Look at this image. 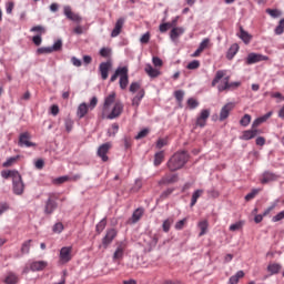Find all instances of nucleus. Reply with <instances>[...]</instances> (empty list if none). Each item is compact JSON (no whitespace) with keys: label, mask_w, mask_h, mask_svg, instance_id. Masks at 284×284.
<instances>
[{"label":"nucleus","mask_w":284,"mask_h":284,"mask_svg":"<svg viewBox=\"0 0 284 284\" xmlns=\"http://www.w3.org/2000/svg\"><path fill=\"white\" fill-rule=\"evenodd\" d=\"M143 216V209H136L132 214V223H139Z\"/></svg>","instance_id":"4c0bfd02"},{"label":"nucleus","mask_w":284,"mask_h":284,"mask_svg":"<svg viewBox=\"0 0 284 284\" xmlns=\"http://www.w3.org/2000/svg\"><path fill=\"white\" fill-rule=\"evenodd\" d=\"M71 180H72V178H70L68 175H63V176L55 179L54 183H58V185H61V183H67V181H71Z\"/></svg>","instance_id":"69168bd1"},{"label":"nucleus","mask_w":284,"mask_h":284,"mask_svg":"<svg viewBox=\"0 0 284 284\" xmlns=\"http://www.w3.org/2000/svg\"><path fill=\"white\" fill-rule=\"evenodd\" d=\"M99 54H100V57H103V59H108V58L112 57V49L104 47V48L100 49Z\"/></svg>","instance_id":"37998d69"},{"label":"nucleus","mask_w":284,"mask_h":284,"mask_svg":"<svg viewBox=\"0 0 284 284\" xmlns=\"http://www.w3.org/2000/svg\"><path fill=\"white\" fill-rule=\"evenodd\" d=\"M50 48L51 52H61L63 50V40L58 39Z\"/></svg>","instance_id":"e433bc0d"},{"label":"nucleus","mask_w":284,"mask_h":284,"mask_svg":"<svg viewBox=\"0 0 284 284\" xmlns=\"http://www.w3.org/2000/svg\"><path fill=\"white\" fill-rule=\"evenodd\" d=\"M125 246H123V243H121L113 253V261H120V258H123Z\"/></svg>","instance_id":"7c9ffc66"},{"label":"nucleus","mask_w":284,"mask_h":284,"mask_svg":"<svg viewBox=\"0 0 284 284\" xmlns=\"http://www.w3.org/2000/svg\"><path fill=\"white\" fill-rule=\"evenodd\" d=\"M207 119H210V109H203L196 118L195 125L197 128H205L207 125Z\"/></svg>","instance_id":"9d476101"},{"label":"nucleus","mask_w":284,"mask_h":284,"mask_svg":"<svg viewBox=\"0 0 284 284\" xmlns=\"http://www.w3.org/2000/svg\"><path fill=\"white\" fill-rule=\"evenodd\" d=\"M273 181H278V175L270 171H265L262 174L261 183L265 185L266 183H272Z\"/></svg>","instance_id":"a211bd4d"},{"label":"nucleus","mask_w":284,"mask_h":284,"mask_svg":"<svg viewBox=\"0 0 284 284\" xmlns=\"http://www.w3.org/2000/svg\"><path fill=\"white\" fill-rule=\"evenodd\" d=\"M110 148H112V145L110 144V142H106L100 145L98 149V156H100L103 163L108 162L109 160L108 152H110Z\"/></svg>","instance_id":"4468645a"},{"label":"nucleus","mask_w":284,"mask_h":284,"mask_svg":"<svg viewBox=\"0 0 284 284\" xmlns=\"http://www.w3.org/2000/svg\"><path fill=\"white\" fill-rule=\"evenodd\" d=\"M225 74H227V71L217 70L214 79L211 82L212 88H216V84H217L219 92H225L227 90H236V88H240L241 81L230 82V75L225 77Z\"/></svg>","instance_id":"f257e3e1"},{"label":"nucleus","mask_w":284,"mask_h":284,"mask_svg":"<svg viewBox=\"0 0 284 284\" xmlns=\"http://www.w3.org/2000/svg\"><path fill=\"white\" fill-rule=\"evenodd\" d=\"M239 50H240V47H239V43H233L227 52H226V59L229 61H232V59H234V57H236V54L239 53Z\"/></svg>","instance_id":"4be33fe9"},{"label":"nucleus","mask_w":284,"mask_h":284,"mask_svg":"<svg viewBox=\"0 0 284 284\" xmlns=\"http://www.w3.org/2000/svg\"><path fill=\"white\" fill-rule=\"evenodd\" d=\"M150 134V129H142L136 135L135 140L140 141V139H145V136Z\"/></svg>","instance_id":"5fc2aeb1"},{"label":"nucleus","mask_w":284,"mask_h":284,"mask_svg":"<svg viewBox=\"0 0 284 284\" xmlns=\"http://www.w3.org/2000/svg\"><path fill=\"white\" fill-rule=\"evenodd\" d=\"M63 14L69 19V21H74L75 23H81L83 21V18L81 16L72 12V7L71 6H64L63 7Z\"/></svg>","instance_id":"1a4fd4ad"},{"label":"nucleus","mask_w":284,"mask_h":284,"mask_svg":"<svg viewBox=\"0 0 284 284\" xmlns=\"http://www.w3.org/2000/svg\"><path fill=\"white\" fill-rule=\"evenodd\" d=\"M179 182V174H165L162 179L158 182L159 185H172Z\"/></svg>","instance_id":"f8f14e48"},{"label":"nucleus","mask_w":284,"mask_h":284,"mask_svg":"<svg viewBox=\"0 0 284 284\" xmlns=\"http://www.w3.org/2000/svg\"><path fill=\"white\" fill-rule=\"evenodd\" d=\"M245 276V272L237 271L236 274L229 278V284H239V281Z\"/></svg>","instance_id":"473e14b6"},{"label":"nucleus","mask_w":284,"mask_h":284,"mask_svg":"<svg viewBox=\"0 0 284 284\" xmlns=\"http://www.w3.org/2000/svg\"><path fill=\"white\" fill-rule=\"evenodd\" d=\"M275 34L281 36L284 32V18L280 20L278 26L274 30Z\"/></svg>","instance_id":"603ef678"},{"label":"nucleus","mask_w":284,"mask_h":284,"mask_svg":"<svg viewBox=\"0 0 284 284\" xmlns=\"http://www.w3.org/2000/svg\"><path fill=\"white\" fill-rule=\"evenodd\" d=\"M30 243H32V240H28L22 243L20 248L21 254H30Z\"/></svg>","instance_id":"79ce46f5"},{"label":"nucleus","mask_w":284,"mask_h":284,"mask_svg":"<svg viewBox=\"0 0 284 284\" xmlns=\"http://www.w3.org/2000/svg\"><path fill=\"white\" fill-rule=\"evenodd\" d=\"M185 33V28L183 27H173L171 32H170V39L171 41H176L179 37H182V34Z\"/></svg>","instance_id":"aec40b11"},{"label":"nucleus","mask_w":284,"mask_h":284,"mask_svg":"<svg viewBox=\"0 0 284 284\" xmlns=\"http://www.w3.org/2000/svg\"><path fill=\"white\" fill-rule=\"evenodd\" d=\"M250 123H252V115L250 114H244V116L240 120V125H242V128H247V125H250Z\"/></svg>","instance_id":"a19ab883"},{"label":"nucleus","mask_w":284,"mask_h":284,"mask_svg":"<svg viewBox=\"0 0 284 284\" xmlns=\"http://www.w3.org/2000/svg\"><path fill=\"white\" fill-rule=\"evenodd\" d=\"M267 272L270 273V276H274L283 270V266L278 263H271L267 265Z\"/></svg>","instance_id":"5701e85b"},{"label":"nucleus","mask_w":284,"mask_h":284,"mask_svg":"<svg viewBox=\"0 0 284 284\" xmlns=\"http://www.w3.org/2000/svg\"><path fill=\"white\" fill-rule=\"evenodd\" d=\"M88 110H90V108L88 106V103L82 102L77 110V116L79 119H83V116H85V114H88Z\"/></svg>","instance_id":"bb28decb"},{"label":"nucleus","mask_w":284,"mask_h":284,"mask_svg":"<svg viewBox=\"0 0 284 284\" xmlns=\"http://www.w3.org/2000/svg\"><path fill=\"white\" fill-rule=\"evenodd\" d=\"M64 125L67 132H72V128H74V121H72V119H65Z\"/></svg>","instance_id":"e2e57ef3"},{"label":"nucleus","mask_w":284,"mask_h":284,"mask_svg":"<svg viewBox=\"0 0 284 284\" xmlns=\"http://www.w3.org/2000/svg\"><path fill=\"white\" fill-rule=\"evenodd\" d=\"M199 68H201V62L199 60H193L186 65L187 70H199Z\"/></svg>","instance_id":"49530a36"},{"label":"nucleus","mask_w":284,"mask_h":284,"mask_svg":"<svg viewBox=\"0 0 284 284\" xmlns=\"http://www.w3.org/2000/svg\"><path fill=\"white\" fill-rule=\"evenodd\" d=\"M283 219H284V210L281 211L280 213H277L276 215H274L272 217V222L273 223H278V221H283Z\"/></svg>","instance_id":"338daca9"},{"label":"nucleus","mask_w":284,"mask_h":284,"mask_svg":"<svg viewBox=\"0 0 284 284\" xmlns=\"http://www.w3.org/2000/svg\"><path fill=\"white\" fill-rule=\"evenodd\" d=\"M270 58L267 55H263L261 53H248L246 57L245 63L246 65H254V63H261V61H268Z\"/></svg>","instance_id":"0eeeda50"},{"label":"nucleus","mask_w":284,"mask_h":284,"mask_svg":"<svg viewBox=\"0 0 284 284\" xmlns=\"http://www.w3.org/2000/svg\"><path fill=\"white\" fill-rule=\"evenodd\" d=\"M143 97H145V90L141 89L138 94L132 99V105L134 108H139V105H141V101H143Z\"/></svg>","instance_id":"393cba45"},{"label":"nucleus","mask_w":284,"mask_h":284,"mask_svg":"<svg viewBox=\"0 0 284 284\" xmlns=\"http://www.w3.org/2000/svg\"><path fill=\"white\" fill-rule=\"evenodd\" d=\"M30 32H37L38 34H45V27L43 26H36L30 29Z\"/></svg>","instance_id":"09e8293b"},{"label":"nucleus","mask_w":284,"mask_h":284,"mask_svg":"<svg viewBox=\"0 0 284 284\" xmlns=\"http://www.w3.org/2000/svg\"><path fill=\"white\" fill-rule=\"evenodd\" d=\"M60 261L61 263H70L72 261V246H63L60 250Z\"/></svg>","instance_id":"ddd939ff"},{"label":"nucleus","mask_w":284,"mask_h":284,"mask_svg":"<svg viewBox=\"0 0 284 284\" xmlns=\"http://www.w3.org/2000/svg\"><path fill=\"white\" fill-rule=\"evenodd\" d=\"M110 70H112V60H108L105 62L100 63L99 72L102 81H106Z\"/></svg>","instance_id":"6e6552de"},{"label":"nucleus","mask_w":284,"mask_h":284,"mask_svg":"<svg viewBox=\"0 0 284 284\" xmlns=\"http://www.w3.org/2000/svg\"><path fill=\"white\" fill-rule=\"evenodd\" d=\"M170 28H172V24H170V22H164L160 24L159 30L160 32L165 33L170 30Z\"/></svg>","instance_id":"0e129e2a"},{"label":"nucleus","mask_w":284,"mask_h":284,"mask_svg":"<svg viewBox=\"0 0 284 284\" xmlns=\"http://www.w3.org/2000/svg\"><path fill=\"white\" fill-rule=\"evenodd\" d=\"M52 232H54L55 234H61V232H63V223H55L52 227Z\"/></svg>","instance_id":"680f3d73"},{"label":"nucleus","mask_w":284,"mask_h":284,"mask_svg":"<svg viewBox=\"0 0 284 284\" xmlns=\"http://www.w3.org/2000/svg\"><path fill=\"white\" fill-rule=\"evenodd\" d=\"M26 191V184L23 183V179L21 174H18L16 178L12 179V192L16 196H21Z\"/></svg>","instance_id":"20e7f679"},{"label":"nucleus","mask_w":284,"mask_h":284,"mask_svg":"<svg viewBox=\"0 0 284 284\" xmlns=\"http://www.w3.org/2000/svg\"><path fill=\"white\" fill-rule=\"evenodd\" d=\"M17 159H19V156H11L7 159V161L2 163V168H10L17 161Z\"/></svg>","instance_id":"13d9d810"},{"label":"nucleus","mask_w":284,"mask_h":284,"mask_svg":"<svg viewBox=\"0 0 284 284\" xmlns=\"http://www.w3.org/2000/svg\"><path fill=\"white\" fill-rule=\"evenodd\" d=\"M99 104V99L97 98V95L92 97L90 100V103L88 104L89 110H94V108H97V105Z\"/></svg>","instance_id":"bf43d9fd"},{"label":"nucleus","mask_w":284,"mask_h":284,"mask_svg":"<svg viewBox=\"0 0 284 284\" xmlns=\"http://www.w3.org/2000/svg\"><path fill=\"white\" fill-rule=\"evenodd\" d=\"M186 223H187V217H184L175 223L174 229L178 231H181L183 230V227H185Z\"/></svg>","instance_id":"3c124183"},{"label":"nucleus","mask_w":284,"mask_h":284,"mask_svg":"<svg viewBox=\"0 0 284 284\" xmlns=\"http://www.w3.org/2000/svg\"><path fill=\"white\" fill-rule=\"evenodd\" d=\"M115 73L118 74V77H128V67H119L115 70Z\"/></svg>","instance_id":"4d7b16f0"},{"label":"nucleus","mask_w":284,"mask_h":284,"mask_svg":"<svg viewBox=\"0 0 284 284\" xmlns=\"http://www.w3.org/2000/svg\"><path fill=\"white\" fill-rule=\"evenodd\" d=\"M48 267V262L45 261H34L30 264L31 272H43Z\"/></svg>","instance_id":"6ab92c4d"},{"label":"nucleus","mask_w":284,"mask_h":284,"mask_svg":"<svg viewBox=\"0 0 284 284\" xmlns=\"http://www.w3.org/2000/svg\"><path fill=\"white\" fill-rule=\"evenodd\" d=\"M174 97L179 103V108H183V99L185 97V91L183 90H178L174 92Z\"/></svg>","instance_id":"f704fd0d"},{"label":"nucleus","mask_w":284,"mask_h":284,"mask_svg":"<svg viewBox=\"0 0 284 284\" xmlns=\"http://www.w3.org/2000/svg\"><path fill=\"white\" fill-rule=\"evenodd\" d=\"M165 160V152L164 151H159L154 154V160H153V165L155 168H159L161 163Z\"/></svg>","instance_id":"cd10ccee"},{"label":"nucleus","mask_w":284,"mask_h":284,"mask_svg":"<svg viewBox=\"0 0 284 284\" xmlns=\"http://www.w3.org/2000/svg\"><path fill=\"white\" fill-rule=\"evenodd\" d=\"M118 132H119V124L113 123L111 128L108 130V136H116Z\"/></svg>","instance_id":"a18cd8bd"},{"label":"nucleus","mask_w":284,"mask_h":284,"mask_svg":"<svg viewBox=\"0 0 284 284\" xmlns=\"http://www.w3.org/2000/svg\"><path fill=\"white\" fill-rule=\"evenodd\" d=\"M281 200L276 199L263 213L262 216H267L270 214V212H272L276 205H278Z\"/></svg>","instance_id":"c03bdc74"},{"label":"nucleus","mask_w":284,"mask_h":284,"mask_svg":"<svg viewBox=\"0 0 284 284\" xmlns=\"http://www.w3.org/2000/svg\"><path fill=\"white\" fill-rule=\"evenodd\" d=\"M189 159L190 155L187 154L186 151H178L169 159V161L166 162V166L170 170V172L183 170Z\"/></svg>","instance_id":"f03ea898"},{"label":"nucleus","mask_w":284,"mask_h":284,"mask_svg":"<svg viewBox=\"0 0 284 284\" xmlns=\"http://www.w3.org/2000/svg\"><path fill=\"white\" fill-rule=\"evenodd\" d=\"M239 38L247 45L252 41V36L247 31L243 30V27H240Z\"/></svg>","instance_id":"c85d7f7f"},{"label":"nucleus","mask_w":284,"mask_h":284,"mask_svg":"<svg viewBox=\"0 0 284 284\" xmlns=\"http://www.w3.org/2000/svg\"><path fill=\"white\" fill-rule=\"evenodd\" d=\"M128 83H130L129 77L124 75L120 78V88L121 90H125L128 88Z\"/></svg>","instance_id":"864d4df0"},{"label":"nucleus","mask_w":284,"mask_h":284,"mask_svg":"<svg viewBox=\"0 0 284 284\" xmlns=\"http://www.w3.org/2000/svg\"><path fill=\"white\" fill-rule=\"evenodd\" d=\"M174 192V187H169L161 193V199H168Z\"/></svg>","instance_id":"774afa93"},{"label":"nucleus","mask_w":284,"mask_h":284,"mask_svg":"<svg viewBox=\"0 0 284 284\" xmlns=\"http://www.w3.org/2000/svg\"><path fill=\"white\" fill-rule=\"evenodd\" d=\"M58 196L54 193H50L48 200L44 203V214L50 215L54 214L57 207H59Z\"/></svg>","instance_id":"7ed1b4c3"},{"label":"nucleus","mask_w":284,"mask_h":284,"mask_svg":"<svg viewBox=\"0 0 284 284\" xmlns=\"http://www.w3.org/2000/svg\"><path fill=\"white\" fill-rule=\"evenodd\" d=\"M260 134L257 129L245 130L243 131L242 135L240 136L241 141H252Z\"/></svg>","instance_id":"f3484780"},{"label":"nucleus","mask_w":284,"mask_h":284,"mask_svg":"<svg viewBox=\"0 0 284 284\" xmlns=\"http://www.w3.org/2000/svg\"><path fill=\"white\" fill-rule=\"evenodd\" d=\"M234 110V103L229 102L224 106H222L220 111V121H225L227 116H230V113Z\"/></svg>","instance_id":"2eb2a0df"},{"label":"nucleus","mask_w":284,"mask_h":284,"mask_svg":"<svg viewBox=\"0 0 284 284\" xmlns=\"http://www.w3.org/2000/svg\"><path fill=\"white\" fill-rule=\"evenodd\" d=\"M266 13L270 14V17H273V19H278V17H281V11H278V9H266Z\"/></svg>","instance_id":"6e6d98bb"},{"label":"nucleus","mask_w":284,"mask_h":284,"mask_svg":"<svg viewBox=\"0 0 284 284\" xmlns=\"http://www.w3.org/2000/svg\"><path fill=\"white\" fill-rule=\"evenodd\" d=\"M115 99H116V93H114V92L110 93V94L104 99V104H103V110H104V112L110 109V105H112V103H114Z\"/></svg>","instance_id":"a878e982"},{"label":"nucleus","mask_w":284,"mask_h":284,"mask_svg":"<svg viewBox=\"0 0 284 284\" xmlns=\"http://www.w3.org/2000/svg\"><path fill=\"white\" fill-rule=\"evenodd\" d=\"M144 72H146L151 79H156V77L161 75V71L154 69L150 63L145 64Z\"/></svg>","instance_id":"412c9836"},{"label":"nucleus","mask_w":284,"mask_h":284,"mask_svg":"<svg viewBox=\"0 0 284 284\" xmlns=\"http://www.w3.org/2000/svg\"><path fill=\"white\" fill-rule=\"evenodd\" d=\"M243 225H245V222L239 221L235 222L234 224H231L229 230L230 232H239V230H243Z\"/></svg>","instance_id":"ea45409f"},{"label":"nucleus","mask_w":284,"mask_h":284,"mask_svg":"<svg viewBox=\"0 0 284 284\" xmlns=\"http://www.w3.org/2000/svg\"><path fill=\"white\" fill-rule=\"evenodd\" d=\"M18 174H20V173L17 170H11V171L10 170H3V171H1L2 179H12V181H13V179L17 178Z\"/></svg>","instance_id":"2f4dec72"},{"label":"nucleus","mask_w":284,"mask_h":284,"mask_svg":"<svg viewBox=\"0 0 284 284\" xmlns=\"http://www.w3.org/2000/svg\"><path fill=\"white\" fill-rule=\"evenodd\" d=\"M172 223H174V219L172 217L164 220L162 223L163 232L165 233L170 232V227H172Z\"/></svg>","instance_id":"58836bf2"},{"label":"nucleus","mask_w":284,"mask_h":284,"mask_svg":"<svg viewBox=\"0 0 284 284\" xmlns=\"http://www.w3.org/2000/svg\"><path fill=\"white\" fill-rule=\"evenodd\" d=\"M125 23V18H119L115 22L113 30L111 31L112 39L119 37L121 34V30H123V26Z\"/></svg>","instance_id":"dca6fc26"},{"label":"nucleus","mask_w":284,"mask_h":284,"mask_svg":"<svg viewBox=\"0 0 284 284\" xmlns=\"http://www.w3.org/2000/svg\"><path fill=\"white\" fill-rule=\"evenodd\" d=\"M38 54H52L51 47H41L37 50Z\"/></svg>","instance_id":"052dcab7"},{"label":"nucleus","mask_w":284,"mask_h":284,"mask_svg":"<svg viewBox=\"0 0 284 284\" xmlns=\"http://www.w3.org/2000/svg\"><path fill=\"white\" fill-rule=\"evenodd\" d=\"M202 194H203V190H201V189L195 190L193 192L191 203H190V207H194L196 205V202L199 201V199H201Z\"/></svg>","instance_id":"72a5a7b5"},{"label":"nucleus","mask_w":284,"mask_h":284,"mask_svg":"<svg viewBox=\"0 0 284 284\" xmlns=\"http://www.w3.org/2000/svg\"><path fill=\"white\" fill-rule=\"evenodd\" d=\"M122 112H123V103L115 102L114 105H113V109L106 115V119H109V121H112L114 119H119V116H121Z\"/></svg>","instance_id":"9b49d317"},{"label":"nucleus","mask_w":284,"mask_h":284,"mask_svg":"<svg viewBox=\"0 0 284 284\" xmlns=\"http://www.w3.org/2000/svg\"><path fill=\"white\" fill-rule=\"evenodd\" d=\"M119 232L116 229H108L105 235L102 239V245L104 248L112 245V241H114L118 236Z\"/></svg>","instance_id":"423d86ee"},{"label":"nucleus","mask_w":284,"mask_h":284,"mask_svg":"<svg viewBox=\"0 0 284 284\" xmlns=\"http://www.w3.org/2000/svg\"><path fill=\"white\" fill-rule=\"evenodd\" d=\"M3 282L6 284H17V283H19V276L13 272H9L7 274V276L4 277Z\"/></svg>","instance_id":"c756f323"},{"label":"nucleus","mask_w":284,"mask_h":284,"mask_svg":"<svg viewBox=\"0 0 284 284\" xmlns=\"http://www.w3.org/2000/svg\"><path fill=\"white\" fill-rule=\"evenodd\" d=\"M140 90H141V83L132 82L130 84L129 91L132 92V94H134L135 92H140Z\"/></svg>","instance_id":"8fccbe9b"},{"label":"nucleus","mask_w":284,"mask_h":284,"mask_svg":"<svg viewBox=\"0 0 284 284\" xmlns=\"http://www.w3.org/2000/svg\"><path fill=\"white\" fill-rule=\"evenodd\" d=\"M186 105H189V109H190V110H196V108H197V105H199V102L196 101V99L190 98V99L186 101Z\"/></svg>","instance_id":"de8ad7c7"},{"label":"nucleus","mask_w":284,"mask_h":284,"mask_svg":"<svg viewBox=\"0 0 284 284\" xmlns=\"http://www.w3.org/2000/svg\"><path fill=\"white\" fill-rule=\"evenodd\" d=\"M108 225V220L104 217L102 219L97 225H95V232L97 234H101V232H103V230H105Z\"/></svg>","instance_id":"c9c22d12"},{"label":"nucleus","mask_w":284,"mask_h":284,"mask_svg":"<svg viewBox=\"0 0 284 284\" xmlns=\"http://www.w3.org/2000/svg\"><path fill=\"white\" fill-rule=\"evenodd\" d=\"M31 135L30 132L26 131L23 133H20L18 145L19 148H37V143L30 141Z\"/></svg>","instance_id":"39448f33"},{"label":"nucleus","mask_w":284,"mask_h":284,"mask_svg":"<svg viewBox=\"0 0 284 284\" xmlns=\"http://www.w3.org/2000/svg\"><path fill=\"white\" fill-rule=\"evenodd\" d=\"M197 227L200 230L199 236H205L210 227V222H207V220H202L197 223Z\"/></svg>","instance_id":"b1692460"}]
</instances>
